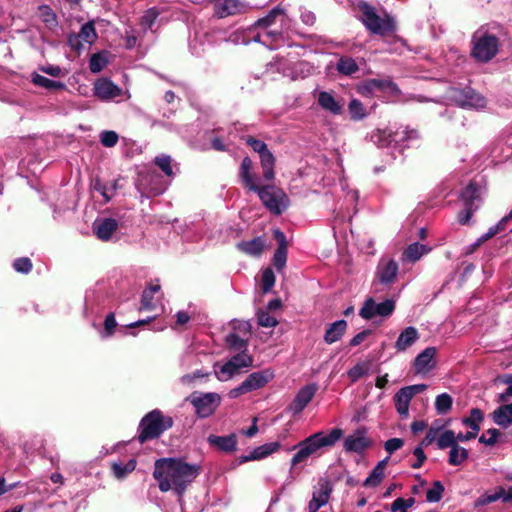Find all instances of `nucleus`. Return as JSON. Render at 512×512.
I'll use <instances>...</instances> for the list:
<instances>
[{
	"mask_svg": "<svg viewBox=\"0 0 512 512\" xmlns=\"http://www.w3.org/2000/svg\"><path fill=\"white\" fill-rule=\"evenodd\" d=\"M200 472L199 464H189L182 458L164 457L155 461L153 477L161 492L171 490L181 498Z\"/></svg>",
	"mask_w": 512,
	"mask_h": 512,
	"instance_id": "obj_1",
	"label": "nucleus"
},
{
	"mask_svg": "<svg viewBox=\"0 0 512 512\" xmlns=\"http://www.w3.org/2000/svg\"><path fill=\"white\" fill-rule=\"evenodd\" d=\"M343 436V430L335 427L329 433L319 431L306 437L292 448L288 450H297L290 461L291 469L298 464L306 461L310 456L314 455L318 450L325 447H332Z\"/></svg>",
	"mask_w": 512,
	"mask_h": 512,
	"instance_id": "obj_2",
	"label": "nucleus"
},
{
	"mask_svg": "<svg viewBox=\"0 0 512 512\" xmlns=\"http://www.w3.org/2000/svg\"><path fill=\"white\" fill-rule=\"evenodd\" d=\"M353 6L361 12L359 20L370 34L386 36L397 31V22L391 14L384 13L381 17L376 8L365 0H355Z\"/></svg>",
	"mask_w": 512,
	"mask_h": 512,
	"instance_id": "obj_3",
	"label": "nucleus"
},
{
	"mask_svg": "<svg viewBox=\"0 0 512 512\" xmlns=\"http://www.w3.org/2000/svg\"><path fill=\"white\" fill-rule=\"evenodd\" d=\"M173 424L171 416L164 415L160 409H153L141 418L136 439L140 444L159 439Z\"/></svg>",
	"mask_w": 512,
	"mask_h": 512,
	"instance_id": "obj_4",
	"label": "nucleus"
},
{
	"mask_svg": "<svg viewBox=\"0 0 512 512\" xmlns=\"http://www.w3.org/2000/svg\"><path fill=\"white\" fill-rule=\"evenodd\" d=\"M485 192L483 179H472L460 193V201L463 204V210L458 214V222L461 225H467L473 214L482 204V195Z\"/></svg>",
	"mask_w": 512,
	"mask_h": 512,
	"instance_id": "obj_5",
	"label": "nucleus"
},
{
	"mask_svg": "<svg viewBox=\"0 0 512 512\" xmlns=\"http://www.w3.org/2000/svg\"><path fill=\"white\" fill-rule=\"evenodd\" d=\"M471 56L478 63L490 62L500 50V39L489 30H477L471 40Z\"/></svg>",
	"mask_w": 512,
	"mask_h": 512,
	"instance_id": "obj_6",
	"label": "nucleus"
},
{
	"mask_svg": "<svg viewBox=\"0 0 512 512\" xmlns=\"http://www.w3.org/2000/svg\"><path fill=\"white\" fill-rule=\"evenodd\" d=\"M419 137V132L416 129L404 127L395 132L377 130L371 135V140L380 148L391 147L402 151L410 147L411 142L418 140Z\"/></svg>",
	"mask_w": 512,
	"mask_h": 512,
	"instance_id": "obj_7",
	"label": "nucleus"
},
{
	"mask_svg": "<svg viewBox=\"0 0 512 512\" xmlns=\"http://www.w3.org/2000/svg\"><path fill=\"white\" fill-rule=\"evenodd\" d=\"M253 192L258 195L264 207L276 216L281 215L290 205L287 194L273 184L260 185Z\"/></svg>",
	"mask_w": 512,
	"mask_h": 512,
	"instance_id": "obj_8",
	"label": "nucleus"
},
{
	"mask_svg": "<svg viewBox=\"0 0 512 512\" xmlns=\"http://www.w3.org/2000/svg\"><path fill=\"white\" fill-rule=\"evenodd\" d=\"M186 401L192 404L198 418H208L215 413L221 404V396L216 392L194 391Z\"/></svg>",
	"mask_w": 512,
	"mask_h": 512,
	"instance_id": "obj_9",
	"label": "nucleus"
},
{
	"mask_svg": "<svg viewBox=\"0 0 512 512\" xmlns=\"http://www.w3.org/2000/svg\"><path fill=\"white\" fill-rule=\"evenodd\" d=\"M274 377V371L269 368L252 372L241 384L231 389L228 396L231 399H235L243 394L261 389L272 381Z\"/></svg>",
	"mask_w": 512,
	"mask_h": 512,
	"instance_id": "obj_10",
	"label": "nucleus"
},
{
	"mask_svg": "<svg viewBox=\"0 0 512 512\" xmlns=\"http://www.w3.org/2000/svg\"><path fill=\"white\" fill-rule=\"evenodd\" d=\"M399 265L394 259L381 258L376 266L372 286L375 292H380L382 287H390L397 279Z\"/></svg>",
	"mask_w": 512,
	"mask_h": 512,
	"instance_id": "obj_11",
	"label": "nucleus"
},
{
	"mask_svg": "<svg viewBox=\"0 0 512 512\" xmlns=\"http://www.w3.org/2000/svg\"><path fill=\"white\" fill-rule=\"evenodd\" d=\"M451 99L458 107L464 109L480 110L486 107V99L469 86L453 89Z\"/></svg>",
	"mask_w": 512,
	"mask_h": 512,
	"instance_id": "obj_12",
	"label": "nucleus"
},
{
	"mask_svg": "<svg viewBox=\"0 0 512 512\" xmlns=\"http://www.w3.org/2000/svg\"><path fill=\"white\" fill-rule=\"evenodd\" d=\"M394 310V300L386 299L377 303L372 297H369L364 301L363 306L359 310V316L364 320H372L376 316L387 318L393 314Z\"/></svg>",
	"mask_w": 512,
	"mask_h": 512,
	"instance_id": "obj_13",
	"label": "nucleus"
},
{
	"mask_svg": "<svg viewBox=\"0 0 512 512\" xmlns=\"http://www.w3.org/2000/svg\"><path fill=\"white\" fill-rule=\"evenodd\" d=\"M372 446V441L368 437L367 429L364 427L357 428L352 434L345 437L343 441V449L347 453L363 454Z\"/></svg>",
	"mask_w": 512,
	"mask_h": 512,
	"instance_id": "obj_14",
	"label": "nucleus"
},
{
	"mask_svg": "<svg viewBox=\"0 0 512 512\" xmlns=\"http://www.w3.org/2000/svg\"><path fill=\"white\" fill-rule=\"evenodd\" d=\"M96 39L97 33L94 23L88 21L81 26L77 34L72 33L68 36V44L73 50L80 52L84 48L82 42L91 45Z\"/></svg>",
	"mask_w": 512,
	"mask_h": 512,
	"instance_id": "obj_15",
	"label": "nucleus"
},
{
	"mask_svg": "<svg viewBox=\"0 0 512 512\" xmlns=\"http://www.w3.org/2000/svg\"><path fill=\"white\" fill-rule=\"evenodd\" d=\"M277 69L285 77H289L291 80L295 81L298 79H305L312 75L314 66L310 62L302 60L290 65L279 62Z\"/></svg>",
	"mask_w": 512,
	"mask_h": 512,
	"instance_id": "obj_16",
	"label": "nucleus"
},
{
	"mask_svg": "<svg viewBox=\"0 0 512 512\" xmlns=\"http://www.w3.org/2000/svg\"><path fill=\"white\" fill-rule=\"evenodd\" d=\"M119 222L111 217H97L92 223V231L97 239L109 241L117 231Z\"/></svg>",
	"mask_w": 512,
	"mask_h": 512,
	"instance_id": "obj_17",
	"label": "nucleus"
},
{
	"mask_svg": "<svg viewBox=\"0 0 512 512\" xmlns=\"http://www.w3.org/2000/svg\"><path fill=\"white\" fill-rule=\"evenodd\" d=\"M318 386L316 383L307 384L301 387L289 405V412L293 415L301 413L313 399Z\"/></svg>",
	"mask_w": 512,
	"mask_h": 512,
	"instance_id": "obj_18",
	"label": "nucleus"
},
{
	"mask_svg": "<svg viewBox=\"0 0 512 512\" xmlns=\"http://www.w3.org/2000/svg\"><path fill=\"white\" fill-rule=\"evenodd\" d=\"M318 488L313 491L312 499L308 503L309 512H317L329 502L332 493V485L329 481H320Z\"/></svg>",
	"mask_w": 512,
	"mask_h": 512,
	"instance_id": "obj_19",
	"label": "nucleus"
},
{
	"mask_svg": "<svg viewBox=\"0 0 512 512\" xmlns=\"http://www.w3.org/2000/svg\"><path fill=\"white\" fill-rule=\"evenodd\" d=\"M253 162L250 157L246 156L242 159L238 176L243 187L249 191L256 190L260 184L259 178L252 172Z\"/></svg>",
	"mask_w": 512,
	"mask_h": 512,
	"instance_id": "obj_20",
	"label": "nucleus"
},
{
	"mask_svg": "<svg viewBox=\"0 0 512 512\" xmlns=\"http://www.w3.org/2000/svg\"><path fill=\"white\" fill-rule=\"evenodd\" d=\"M121 93V88L109 78H101L94 84V95L100 100H111L119 97Z\"/></svg>",
	"mask_w": 512,
	"mask_h": 512,
	"instance_id": "obj_21",
	"label": "nucleus"
},
{
	"mask_svg": "<svg viewBox=\"0 0 512 512\" xmlns=\"http://www.w3.org/2000/svg\"><path fill=\"white\" fill-rule=\"evenodd\" d=\"M207 443L224 453H232L237 449V436L234 433L224 436L211 434L207 437Z\"/></svg>",
	"mask_w": 512,
	"mask_h": 512,
	"instance_id": "obj_22",
	"label": "nucleus"
},
{
	"mask_svg": "<svg viewBox=\"0 0 512 512\" xmlns=\"http://www.w3.org/2000/svg\"><path fill=\"white\" fill-rule=\"evenodd\" d=\"M435 347H427L419 353L414 360V368L417 373L428 372L434 367Z\"/></svg>",
	"mask_w": 512,
	"mask_h": 512,
	"instance_id": "obj_23",
	"label": "nucleus"
},
{
	"mask_svg": "<svg viewBox=\"0 0 512 512\" xmlns=\"http://www.w3.org/2000/svg\"><path fill=\"white\" fill-rule=\"evenodd\" d=\"M317 102L324 111L332 115H340L343 112V105L330 92H319Z\"/></svg>",
	"mask_w": 512,
	"mask_h": 512,
	"instance_id": "obj_24",
	"label": "nucleus"
},
{
	"mask_svg": "<svg viewBox=\"0 0 512 512\" xmlns=\"http://www.w3.org/2000/svg\"><path fill=\"white\" fill-rule=\"evenodd\" d=\"M419 339V333L413 326L406 327L398 336L395 342V349L403 352L411 347Z\"/></svg>",
	"mask_w": 512,
	"mask_h": 512,
	"instance_id": "obj_25",
	"label": "nucleus"
},
{
	"mask_svg": "<svg viewBox=\"0 0 512 512\" xmlns=\"http://www.w3.org/2000/svg\"><path fill=\"white\" fill-rule=\"evenodd\" d=\"M347 329V322L344 319L337 320L331 323L325 331L324 342L326 344H333L339 341L345 334Z\"/></svg>",
	"mask_w": 512,
	"mask_h": 512,
	"instance_id": "obj_26",
	"label": "nucleus"
},
{
	"mask_svg": "<svg viewBox=\"0 0 512 512\" xmlns=\"http://www.w3.org/2000/svg\"><path fill=\"white\" fill-rule=\"evenodd\" d=\"M266 245L265 238L258 236L249 241H241L237 244V247L243 253L258 257L262 254Z\"/></svg>",
	"mask_w": 512,
	"mask_h": 512,
	"instance_id": "obj_27",
	"label": "nucleus"
},
{
	"mask_svg": "<svg viewBox=\"0 0 512 512\" xmlns=\"http://www.w3.org/2000/svg\"><path fill=\"white\" fill-rule=\"evenodd\" d=\"M491 417L496 425L502 428L510 427L512 425V403L500 405L493 411Z\"/></svg>",
	"mask_w": 512,
	"mask_h": 512,
	"instance_id": "obj_28",
	"label": "nucleus"
},
{
	"mask_svg": "<svg viewBox=\"0 0 512 512\" xmlns=\"http://www.w3.org/2000/svg\"><path fill=\"white\" fill-rule=\"evenodd\" d=\"M396 91L398 90L397 85L389 79H368L362 85L363 92L366 93H374L375 91H385V90Z\"/></svg>",
	"mask_w": 512,
	"mask_h": 512,
	"instance_id": "obj_29",
	"label": "nucleus"
},
{
	"mask_svg": "<svg viewBox=\"0 0 512 512\" xmlns=\"http://www.w3.org/2000/svg\"><path fill=\"white\" fill-rule=\"evenodd\" d=\"M261 167L263 170V179L265 181H272L275 178V162L276 159L273 153L268 149L263 154L259 155Z\"/></svg>",
	"mask_w": 512,
	"mask_h": 512,
	"instance_id": "obj_30",
	"label": "nucleus"
},
{
	"mask_svg": "<svg viewBox=\"0 0 512 512\" xmlns=\"http://www.w3.org/2000/svg\"><path fill=\"white\" fill-rule=\"evenodd\" d=\"M431 250L425 244H421L419 242H414L408 245V247L403 252V259L409 262L418 261L423 255L429 253Z\"/></svg>",
	"mask_w": 512,
	"mask_h": 512,
	"instance_id": "obj_31",
	"label": "nucleus"
},
{
	"mask_svg": "<svg viewBox=\"0 0 512 512\" xmlns=\"http://www.w3.org/2000/svg\"><path fill=\"white\" fill-rule=\"evenodd\" d=\"M411 399L412 398L401 388L394 396L395 408L402 419L407 418L409 415V404Z\"/></svg>",
	"mask_w": 512,
	"mask_h": 512,
	"instance_id": "obj_32",
	"label": "nucleus"
},
{
	"mask_svg": "<svg viewBox=\"0 0 512 512\" xmlns=\"http://www.w3.org/2000/svg\"><path fill=\"white\" fill-rule=\"evenodd\" d=\"M154 163L167 177H174L176 175L174 168H176L177 171L179 170L178 165L173 164L171 156L167 154L156 156Z\"/></svg>",
	"mask_w": 512,
	"mask_h": 512,
	"instance_id": "obj_33",
	"label": "nucleus"
},
{
	"mask_svg": "<svg viewBox=\"0 0 512 512\" xmlns=\"http://www.w3.org/2000/svg\"><path fill=\"white\" fill-rule=\"evenodd\" d=\"M484 420V413L479 408H472L470 410V416L462 418L461 422L463 425L469 427L472 432L478 434L480 431V423Z\"/></svg>",
	"mask_w": 512,
	"mask_h": 512,
	"instance_id": "obj_34",
	"label": "nucleus"
},
{
	"mask_svg": "<svg viewBox=\"0 0 512 512\" xmlns=\"http://www.w3.org/2000/svg\"><path fill=\"white\" fill-rule=\"evenodd\" d=\"M38 16L47 28L54 29L58 26L57 15L49 5H40L38 7Z\"/></svg>",
	"mask_w": 512,
	"mask_h": 512,
	"instance_id": "obj_35",
	"label": "nucleus"
},
{
	"mask_svg": "<svg viewBox=\"0 0 512 512\" xmlns=\"http://www.w3.org/2000/svg\"><path fill=\"white\" fill-rule=\"evenodd\" d=\"M228 362L233 370L238 373L243 368H249L253 364V357L247 352H238L233 355Z\"/></svg>",
	"mask_w": 512,
	"mask_h": 512,
	"instance_id": "obj_36",
	"label": "nucleus"
},
{
	"mask_svg": "<svg viewBox=\"0 0 512 512\" xmlns=\"http://www.w3.org/2000/svg\"><path fill=\"white\" fill-rule=\"evenodd\" d=\"M225 343L230 350L237 352H247L248 340L242 338L236 332H230L225 337Z\"/></svg>",
	"mask_w": 512,
	"mask_h": 512,
	"instance_id": "obj_37",
	"label": "nucleus"
},
{
	"mask_svg": "<svg viewBox=\"0 0 512 512\" xmlns=\"http://www.w3.org/2000/svg\"><path fill=\"white\" fill-rule=\"evenodd\" d=\"M160 15V11L156 7L147 9L140 18V26L144 32L154 31L155 23Z\"/></svg>",
	"mask_w": 512,
	"mask_h": 512,
	"instance_id": "obj_38",
	"label": "nucleus"
},
{
	"mask_svg": "<svg viewBox=\"0 0 512 512\" xmlns=\"http://www.w3.org/2000/svg\"><path fill=\"white\" fill-rule=\"evenodd\" d=\"M337 71L345 76H351L359 70L356 61L349 56H342L336 64Z\"/></svg>",
	"mask_w": 512,
	"mask_h": 512,
	"instance_id": "obj_39",
	"label": "nucleus"
},
{
	"mask_svg": "<svg viewBox=\"0 0 512 512\" xmlns=\"http://www.w3.org/2000/svg\"><path fill=\"white\" fill-rule=\"evenodd\" d=\"M32 82L36 86L45 88L47 90H62L66 88L65 83L49 79L37 73L32 75Z\"/></svg>",
	"mask_w": 512,
	"mask_h": 512,
	"instance_id": "obj_40",
	"label": "nucleus"
},
{
	"mask_svg": "<svg viewBox=\"0 0 512 512\" xmlns=\"http://www.w3.org/2000/svg\"><path fill=\"white\" fill-rule=\"evenodd\" d=\"M468 457V450L457 444L449 451L448 463L452 466H460L468 459Z\"/></svg>",
	"mask_w": 512,
	"mask_h": 512,
	"instance_id": "obj_41",
	"label": "nucleus"
},
{
	"mask_svg": "<svg viewBox=\"0 0 512 512\" xmlns=\"http://www.w3.org/2000/svg\"><path fill=\"white\" fill-rule=\"evenodd\" d=\"M434 405L438 415H445L452 408L453 398L450 394L446 392L441 393L436 397Z\"/></svg>",
	"mask_w": 512,
	"mask_h": 512,
	"instance_id": "obj_42",
	"label": "nucleus"
},
{
	"mask_svg": "<svg viewBox=\"0 0 512 512\" xmlns=\"http://www.w3.org/2000/svg\"><path fill=\"white\" fill-rule=\"evenodd\" d=\"M279 448H280V443L277 441L276 442H268L263 445H260L256 448H254L252 451L254 460L264 459V458L268 457L269 455H271L272 453L276 452Z\"/></svg>",
	"mask_w": 512,
	"mask_h": 512,
	"instance_id": "obj_43",
	"label": "nucleus"
},
{
	"mask_svg": "<svg viewBox=\"0 0 512 512\" xmlns=\"http://www.w3.org/2000/svg\"><path fill=\"white\" fill-rule=\"evenodd\" d=\"M457 445L456 433L453 430H444L437 438V448L444 450Z\"/></svg>",
	"mask_w": 512,
	"mask_h": 512,
	"instance_id": "obj_44",
	"label": "nucleus"
},
{
	"mask_svg": "<svg viewBox=\"0 0 512 512\" xmlns=\"http://www.w3.org/2000/svg\"><path fill=\"white\" fill-rule=\"evenodd\" d=\"M108 64V59L103 52H97L91 55L89 60V69L96 74L101 72Z\"/></svg>",
	"mask_w": 512,
	"mask_h": 512,
	"instance_id": "obj_45",
	"label": "nucleus"
},
{
	"mask_svg": "<svg viewBox=\"0 0 512 512\" xmlns=\"http://www.w3.org/2000/svg\"><path fill=\"white\" fill-rule=\"evenodd\" d=\"M368 370L369 364L367 362H359L347 371V376L352 383H356L368 374Z\"/></svg>",
	"mask_w": 512,
	"mask_h": 512,
	"instance_id": "obj_46",
	"label": "nucleus"
},
{
	"mask_svg": "<svg viewBox=\"0 0 512 512\" xmlns=\"http://www.w3.org/2000/svg\"><path fill=\"white\" fill-rule=\"evenodd\" d=\"M283 14H284V9L280 5H278V6L274 7L273 9H271L267 15L259 18L255 22L254 25L257 27H263V28L269 27L270 25H272L275 22V19L277 16L283 15Z\"/></svg>",
	"mask_w": 512,
	"mask_h": 512,
	"instance_id": "obj_47",
	"label": "nucleus"
},
{
	"mask_svg": "<svg viewBox=\"0 0 512 512\" xmlns=\"http://www.w3.org/2000/svg\"><path fill=\"white\" fill-rule=\"evenodd\" d=\"M444 490L445 488L441 481H434L432 487L426 491V501L429 503L439 502L443 497Z\"/></svg>",
	"mask_w": 512,
	"mask_h": 512,
	"instance_id": "obj_48",
	"label": "nucleus"
},
{
	"mask_svg": "<svg viewBox=\"0 0 512 512\" xmlns=\"http://www.w3.org/2000/svg\"><path fill=\"white\" fill-rule=\"evenodd\" d=\"M348 110H349L351 119L354 121L363 120L367 116V113L365 111V108H364L362 102L355 98L349 102Z\"/></svg>",
	"mask_w": 512,
	"mask_h": 512,
	"instance_id": "obj_49",
	"label": "nucleus"
},
{
	"mask_svg": "<svg viewBox=\"0 0 512 512\" xmlns=\"http://www.w3.org/2000/svg\"><path fill=\"white\" fill-rule=\"evenodd\" d=\"M214 373L216 378L222 382L231 379L236 374L228 361L223 365L215 364Z\"/></svg>",
	"mask_w": 512,
	"mask_h": 512,
	"instance_id": "obj_50",
	"label": "nucleus"
},
{
	"mask_svg": "<svg viewBox=\"0 0 512 512\" xmlns=\"http://www.w3.org/2000/svg\"><path fill=\"white\" fill-rule=\"evenodd\" d=\"M136 467V461L134 459H130L127 463H113L112 469L114 475L118 478H124L128 473L132 472Z\"/></svg>",
	"mask_w": 512,
	"mask_h": 512,
	"instance_id": "obj_51",
	"label": "nucleus"
},
{
	"mask_svg": "<svg viewBox=\"0 0 512 512\" xmlns=\"http://www.w3.org/2000/svg\"><path fill=\"white\" fill-rule=\"evenodd\" d=\"M415 502L416 500L414 497H409L407 499L398 497L392 502L390 510L391 512H409V508H411Z\"/></svg>",
	"mask_w": 512,
	"mask_h": 512,
	"instance_id": "obj_52",
	"label": "nucleus"
},
{
	"mask_svg": "<svg viewBox=\"0 0 512 512\" xmlns=\"http://www.w3.org/2000/svg\"><path fill=\"white\" fill-rule=\"evenodd\" d=\"M118 323L115 319L113 312L106 315L104 320V328L100 331V335L103 339H108L113 336Z\"/></svg>",
	"mask_w": 512,
	"mask_h": 512,
	"instance_id": "obj_53",
	"label": "nucleus"
},
{
	"mask_svg": "<svg viewBox=\"0 0 512 512\" xmlns=\"http://www.w3.org/2000/svg\"><path fill=\"white\" fill-rule=\"evenodd\" d=\"M94 188L103 196L105 201L108 202L115 194V191L117 189V183L113 182L111 184H105L100 181H96Z\"/></svg>",
	"mask_w": 512,
	"mask_h": 512,
	"instance_id": "obj_54",
	"label": "nucleus"
},
{
	"mask_svg": "<svg viewBox=\"0 0 512 512\" xmlns=\"http://www.w3.org/2000/svg\"><path fill=\"white\" fill-rule=\"evenodd\" d=\"M503 497H505V489L503 487H498L494 493L483 494L480 496L477 500V505H487L499 499L503 501Z\"/></svg>",
	"mask_w": 512,
	"mask_h": 512,
	"instance_id": "obj_55",
	"label": "nucleus"
},
{
	"mask_svg": "<svg viewBox=\"0 0 512 512\" xmlns=\"http://www.w3.org/2000/svg\"><path fill=\"white\" fill-rule=\"evenodd\" d=\"M275 285V274L272 268L267 267L262 271V291L268 293Z\"/></svg>",
	"mask_w": 512,
	"mask_h": 512,
	"instance_id": "obj_56",
	"label": "nucleus"
},
{
	"mask_svg": "<svg viewBox=\"0 0 512 512\" xmlns=\"http://www.w3.org/2000/svg\"><path fill=\"white\" fill-rule=\"evenodd\" d=\"M100 142L104 147L112 148L114 147L118 140L119 136L115 131L112 130H104L100 133Z\"/></svg>",
	"mask_w": 512,
	"mask_h": 512,
	"instance_id": "obj_57",
	"label": "nucleus"
},
{
	"mask_svg": "<svg viewBox=\"0 0 512 512\" xmlns=\"http://www.w3.org/2000/svg\"><path fill=\"white\" fill-rule=\"evenodd\" d=\"M384 477V471L374 467L365 479L363 485L366 487H377Z\"/></svg>",
	"mask_w": 512,
	"mask_h": 512,
	"instance_id": "obj_58",
	"label": "nucleus"
},
{
	"mask_svg": "<svg viewBox=\"0 0 512 512\" xmlns=\"http://www.w3.org/2000/svg\"><path fill=\"white\" fill-rule=\"evenodd\" d=\"M287 261V248H277L273 255V265L278 272L282 271Z\"/></svg>",
	"mask_w": 512,
	"mask_h": 512,
	"instance_id": "obj_59",
	"label": "nucleus"
},
{
	"mask_svg": "<svg viewBox=\"0 0 512 512\" xmlns=\"http://www.w3.org/2000/svg\"><path fill=\"white\" fill-rule=\"evenodd\" d=\"M32 267V261L28 257H20L13 262V268L18 273L28 274L32 270Z\"/></svg>",
	"mask_w": 512,
	"mask_h": 512,
	"instance_id": "obj_60",
	"label": "nucleus"
},
{
	"mask_svg": "<svg viewBox=\"0 0 512 512\" xmlns=\"http://www.w3.org/2000/svg\"><path fill=\"white\" fill-rule=\"evenodd\" d=\"M257 323L261 327L272 328L278 324V321L275 317L271 316L267 311H258Z\"/></svg>",
	"mask_w": 512,
	"mask_h": 512,
	"instance_id": "obj_61",
	"label": "nucleus"
},
{
	"mask_svg": "<svg viewBox=\"0 0 512 512\" xmlns=\"http://www.w3.org/2000/svg\"><path fill=\"white\" fill-rule=\"evenodd\" d=\"M245 143L251 147V149L258 153L259 155L263 154L264 152H266L268 150V146L267 144L262 141V140H259V139H256L252 136H247V137H244L243 138Z\"/></svg>",
	"mask_w": 512,
	"mask_h": 512,
	"instance_id": "obj_62",
	"label": "nucleus"
},
{
	"mask_svg": "<svg viewBox=\"0 0 512 512\" xmlns=\"http://www.w3.org/2000/svg\"><path fill=\"white\" fill-rule=\"evenodd\" d=\"M218 129H214L209 133V141L211 148L216 151H226L227 146L224 144L223 138L216 134Z\"/></svg>",
	"mask_w": 512,
	"mask_h": 512,
	"instance_id": "obj_63",
	"label": "nucleus"
},
{
	"mask_svg": "<svg viewBox=\"0 0 512 512\" xmlns=\"http://www.w3.org/2000/svg\"><path fill=\"white\" fill-rule=\"evenodd\" d=\"M230 325H231V327L233 329L232 332H236V333L240 332V333H243L245 335H249L251 333V330H252V326H251L249 321L233 319L230 322Z\"/></svg>",
	"mask_w": 512,
	"mask_h": 512,
	"instance_id": "obj_64",
	"label": "nucleus"
}]
</instances>
